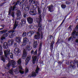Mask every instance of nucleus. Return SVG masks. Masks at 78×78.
Returning a JSON list of instances; mask_svg holds the SVG:
<instances>
[{"label":"nucleus","instance_id":"obj_1","mask_svg":"<svg viewBox=\"0 0 78 78\" xmlns=\"http://www.w3.org/2000/svg\"><path fill=\"white\" fill-rule=\"evenodd\" d=\"M38 14L40 15V17L39 18H37L35 19V23H38V26L37 27H37H39L38 28V30L37 31V33L36 35L34 36V39H39L40 38V37L41 36V38L42 39L43 37V32H41V34L40 35V31L42 30V28L41 27L42 26V24L41 23V21H42V17L41 15V9L39 8H38Z\"/></svg>","mask_w":78,"mask_h":78},{"label":"nucleus","instance_id":"obj_2","mask_svg":"<svg viewBox=\"0 0 78 78\" xmlns=\"http://www.w3.org/2000/svg\"><path fill=\"white\" fill-rule=\"evenodd\" d=\"M4 54L6 58V59L8 61H9V58L8 57H9V54L10 58L12 59L13 58V54L12 53H10V50L9 49H8L4 51Z\"/></svg>","mask_w":78,"mask_h":78},{"label":"nucleus","instance_id":"obj_3","mask_svg":"<svg viewBox=\"0 0 78 78\" xmlns=\"http://www.w3.org/2000/svg\"><path fill=\"white\" fill-rule=\"evenodd\" d=\"M17 64H16V62L14 60H11L5 67V69H9V67L12 65V67H16L17 66L16 65Z\"/></svg>","mask_w":78,"mask_h":78},{"label":"nucleus","instance_id":"obj_4","mask_svg":"<svg viewBox=\"0 0 78 78\" xmlns=\"http://www.w3.org/2000/svg\"><path fill=\"white\" fill-rule=\"evenodd\" d=\"M72 35L73 38H74V39L76 38V40L75 41V42L78 43V40H77V39H78V32L75 31V30H74L73 31Z\"/></svg>","mask_w":78,"mask_h":78},{"label":"nucleus","instance_id":"obj_5","mask_svg":"<svg viewBox=\"0 0 78 78\" xmlns=\"http://www.w3.org/2000/svg\"><path fill=\"white\" fill-rule=\"evenodd\" d=\"M14 52L15 53L16 55L18 56V55H19L20 52V49L18 48H15L14 51Z\"/></svg>","mask_w":78,"mask_h":78},{"label":"nucleus","instance_id":"obj_6","mask_svg":"<svg viewBox=\"0 0 78 78\" xmlns=\"http://www.w3.org/2000/svg\"><path fill=\"white\" fill-rule=\"evenodd\" d=\"M28 39L27 38V37L24 38H23V43H22V45H21V47H24L26 44H27V42H28Z\"/></svg>","mask_w":78,"mask_h":78},{"label":"nucleus","instance_id":"obj_7","mask_svg":"<svg viewBox=\"0 0 78 78\" xmlns=\"http://www.w3.org/2000/svg\"><path fill=\"white\" fill-rule=\"evenodd\" d=\"M42 41H41L40 42V47L39 48V52L38 53V56H40V55H41V47H42Z\"/></svg>","mask_w":78,"mask_h":78},{"label":"nucleus","instance_id":"obj_8","mask_svg":"<svg viewBox=\"0 0 78 78\" xmlns=\"http://www.w3.org/2000/svg\"><path fill=\"white\" fill-rule=\"evenodd\" d=\"M16 15H17V18L18 19H20V16L21 14V12H20V11L19 10H17V12L16 13Z\"/></svg>","mask_w":78,"mask_h":78},{"label":"nucleus","instance_id":"obj_9","mask_svg":"<svg viewBox=\"0 0 78 78\" xmlns=\"http://www.w3.org/2000/svg\"><path fill=\"white\" fill-rule=\"evenodd\" d=\"M27 20L28 21V23L30 24H31L32 23H33V18L31 17H29L27 18Z\"/></svg>","mask_w":78,"mask_h":78},{"label":"nucleus","instance_id":"obj_10","mask_svg":"<svg viewBox=\"0 0 78 78\" xmlns=\"http://www.w3.org/2000/svg\"><path fill=\"white\" fill-rule=\"evenodd\" d=\"M19 72L20 73H21V74H23V73H24V70L22 69V66H20L19 67Z\"/></svg>","mask_w":78,"mask_h":78},{"label":"nucleus","instance_id":"obj_11","mask_svg":"<svg viewBox=\"0 0 78 78\" xmlns=\"http://www.w3.org/2000/svg\"><path fill=\"white\" fill-rule=\"evenodd\" d=\"M30 59H31V56H28L26 60L25 65H27L28 64V62L30 61Z\"/></svg>","mask_w":78,"mask_h":78},{"label":"nucleus","instance_id":"obj_12","mask_svg":"<svg viewBox=\"0 0 78 78\" xmlns=\"http://www.w3.org/2000/svg\"><path fill=\"white\" fill-rule=\"evenodd\" d=\"M8 46H9V45L7 43L5 42L3 43V47L4 48H8Z\"/></svg>","mask_w":78,"mask_h":78},{"label":"nucleus","instance_id":"obj_13","mask_svg":"<svg viewBox=\"0 0 78 78\" xmlns=\"http://www.w3.org/2000/svg\"><path fill=\"white\" fill-rule=\"evenodd\" d=\"M27 51H26V50L24 49L23 50V57L25 58H27Z\"/></svg>","mask_w":78,"mask_h":78},{"label":"nucleus","instance_id":"obj_14","mask_svg":"<svg viewBox=\"0 0 78 78\" xmlns=\"http://www.w3.org/2000/svg\"><path fill=\"white\" fill-rule=\"evenodd\" d=\"M29 13L31 15H33V16H35L36 15V14H37L36 11L35 10H34L33 11H30Z\"/></svg>","mask_w":78,"mask_h":78},{"label":"nucleus","instance_id":"obj_15","mask_svg":"<svg viewBox=\"0 0 78 78\" xmlns=\"http://www.w3.org/2000/svg\"><path fill=\"white\" fill-rule=\"evenodd\" d=\"M9 35V34L8 33H6L5 34H4V36H2L1 38V40L3 41L4 39H5V37H7Z\"/></svg>","mask_w":78,"mask_h":78},{"label":"nucleus","instance_id":"obj_16","mask_svg":"<svg viewBox=\"0 0 78 78\" xmlns=\"http://www.w3.org/2000/svg\"><path fill=\"white\" fill-rule=\"evenodd\" d=\"M36 59H37V57L36 56H33L32 57V62L33 64H35L36 61Z\"/></svg>","mask_w":78,"mask_h":78},{"label":"nucleus","instance_id":"obj_17","mask_svg":"<svg viewBox=\"0 0 78 78\" xmlns=\"http://www.w3.org/2000/svg\"><path fill=\"white\" fill-rule=\"evenodd\" d=\"M8 43L9 44V45H12L14 44V40H9L8 41Z\"/></svg>","mask_w":78,"mask_h":78},{"label":"nucleus","instance_id":"obj_18","mask_svg":"<svg viewBox=\"0 0 78 78\" xmlns=\"http://www.w3.org/2000/svg\"><path fill=\"white\" fill-rule=\"evenodd\" d=\"M16 41L18 42V44H20V37H16V38L15 39Z\"/></svg>","mask_w":78,"mask_h":78},{"label":"nucleus","instance_id":"obj_19","mask_svg":"<svg viewBox=\"0 0 78 78\" xmlns=\"http://www.w3.org/2000/svg\"><path fill=\"white\" fill-rule=\"evenodd\" d=\"M53 6L51 5L50 6H49L48 7V9L49 10V11H50L51 12H52L53 11Z\"/></svg>","mask_w":78,"mask_h":78},{"label":"nucleus","instance_id":"obj_20","mask_svg":"<svg viewBox=\"0 0 78 78\" xmlns=\"http://www.w3.org/2000/svg\"><path fill=\"white\" fill-rule=\"evenodd\" d=\"M34 32L33 31H30L27 33V35L28 36H31L32 34H33Z\"/></svg>","mask_w":78,"mask_h":78},{"label":"nucleus","instance_id":"obj_21","mask_svg":"<svg viewBox=\"0 0 78 78\" xmlns=\"http://www.w3.org/2000/svg\"><path fill=\"white\" fill-rule=\"evenodd\" d=\"M21 25L23 26V25L26 23V20L25 19H23L21 20Z\"/></svg>","mask_w":78,"mask_h":78},{"label":"nucleus","instance_id":"obj_22","mask_svg":"<svg viewBox=\"0 0 78 78\" xmlns=\"http://www.w3.org/2000/svg\"><path fill=\"white\" fill-rule=\"evenodd\" d=\"M37 41H34V47L36 48L37 47Z\"/></svg>","mask_w":78,"mask_h":78},{"label":"nucleus","instance_id":"obj_23","mask_svg":"<svg viewBox=\"0 0 78 78\" xmlns=\"http://www.w3.org/2000/svg\"><path fill=\"white\" fill-rule=\"evenodd\" d=\"M19 1H18L16 3L15 5H14L13 6V8L12 9L13 11H14V9H15V8H16V5H17L19 4Z\"/></svg>","mask_w":78,"mask_h":78},{"label":"nucleus","instance_id":"obj_24","mask_svg":"<svg viewBox=\"0 0 78 78\" xmlns=\"http://www.w3.org/2000/svg\"><path fill=\"white\" fill-rule=\"evenodd\" d=\"M31 46L30 45H28L27 48H26V50H31Z\"/></svg>","mask_w":78,"mask_h":78},{"label":"nucleus","instance_id":"obj_25","mask_svg":"<svg viewBox=\"0 0 78 78\" xmlns=\"http://www.w3.org/2000/svg\"><path fill=\"white\" fill-rule=\"evenodd\" d=\"M16 62L18 63V65H21V63H22V60L21 59H20Z\"/></svg>","mask_w":78,"mask_h":78},{"label":"nucleus","instance_id":"obj_26","mask_svg":"<svg viewBox=\"0 0 78 78\" xmlns=\"http://www.w3.org/2000/svg\"><path fill=\"white\" fill-rule=\"evenodd\" d=\"M17 26V23L16 21H15V24L13 27V30H15Z\"/></svg>","mask_w":78,"mask_h":78},{"label":"nucleus","instance_id":"obj_27","mask_svg":"<svg viewBox=\"0 0 78 78\" xmlns=\"http://www.w3.org/2000/svg\"><path fill=\"white\" fill-rule=\"evenodd\" d=\"M1 58V60L3 62L5 61V58L4 55H2Z\"/></svg>","mask_w":78,"mask_h":78},{"label":"nucleus","instance_id":"obj_28","mask_svg":"<svg viewBox=\"0 0 78 78\" xmlns=\"http://www.w3.org/2000/svg\"><path fill=\"white\" fill-rule=\"evenodd\" d=\"M36 76V73L34 72H33L32 74H31V76L32 77H35V76Z\"/></svg>","mask_w":78,"mask_h":78},{"label":"nucleus","instance_id":"obj_29","mask_svg":"<svg viewBox=\"0 0 78 78\" xmlns=\"http://www.w3.org/2000/svg\"><path fill=\"white\" fill-rule=\"evenodd\" d=\"M55 44V40H54V41L53 40L51 44V48L53 47V44Z\"/></svg>","mask_w":78,"mask_h":78},{"label":"nucleus","instance_id":"obj_30","mask_svg":"<svg viewBox=\"0 0 78 78\" xmlns=\"http://www.w3.org/2000/svg\"><path fill=\"white\" fill-rule=\"evenodd\" d=\"M14 37V34H13V33H12L10 34L9 36V38H12V37Z\"/></svg>","mask_w":78,"mask_h":78},{"label":"nucleus","instance_id":"obj_31","mask_svg":"<svg viewBox=\"0 0 78 78\" xmlns=\"http://www.w3.org/2000/svg\"><path fill=\"white\" fill-rule=\"evenodd\" d=\"M14 72L15 73H19V70L17 68H16L14 69Z\"/></svg>","mask_w":78,"mask_h":78},{"label":"nucleus","instance_id":"obj_32","mask_svg":"<svg viewBox=\"0 0 78 78\" xmlns=\"http://www.w3.org/2000/svg\"><path fill=\"white\" fill-rule=\"evenodd\" d=\"M6 32H7V30H4L0 32V34H3V33H6Z\"/></svg>","mask_w":78,"mask_h":78},{"label":"nucleus","instance_id":"obj_33","mask_svg":"<svg viewBox=\"0 0 78 78\" xmlns=\"http://www.w3.org/2000/svg\"><path fill=\"white\" fill-rule=\"evenodd\" d=\"M61 6V8L63 9H64V8H66V5L64 4H62Z\"/></svg>","mask_w":78,"mask_h":78},{"label":"nucleus","instance_id":"obj_34","mask_svg":"<svg viewBox=\"0 0 78 78\" xmlns=\"http://www.w3.org/2000/svg\"><path fill=\"white\" fill-rule=\"evenodd\" d=\"M12 10V7H10V8L9 9V15H10L11 14V12Z\"/></svg>","mask_w":78,"mask_h":78},{"label":"nucleus","instance_id":"obj_35","mask_svg":"<svg viewBox=\"0 0 78 78\" xmlns=\"http://www.w3.org/2000/svg\"><path fill=\"white\" fill-rule=\"evenodd\" d=\"M9 72L10 74L13 75V69H11L10 70Z\"/></svg>","mask_w":78,"mask_h":78},{"label":"nucleus","instance_id":"obj_36","mask_svg":"<svg viewBox=\"0 0 78 78\" xmlns=\"http://www.w3.org/2000/svg\"><path fill=\"white\" fill-rule=\"evenodd\" d=\"M26 34H27L26 32H24L23 33L22 36L23 37H25V36H26Z\"/></svg>","mask_w":78,"mask_h":78},{"label":"nucleus","instance_id":"obj_37","mask_svg":"<svg viewBox=\"0 0 78 78\" xmlns=\"http://www.w3.org/2000/svg\"><path fill=\"white\" fill-rule=\"evenodd\" d=\"M34 4L35 5V6H36V5H37V4H38V2L36 1H34Z\"/></svg>","mask_w":78,"mask_h":78},{"label":"nucleus","instance_id":"obj_38","mask_svg":"<svg viewBox=\"0 0 78 78\" xmlns=\"http://www.w3.org/2000/svg\"><path fill=\"white\" fill-rule=\"evenodd\" d=\"M39 68H37L36 69L35 72H36V73H38V72L39 71Z\"/></svg>","mask_w":78,"mask_h":78},{"label":"nucleus","instance_id":"obj_39","mask_svg":"<svg viewBox=\"0 0 78 78\" xmlns=\"http://www.w3.org/2000/svg\"><path fill=\"white\" fill-rule=\"evenodd\" d=\"M28 27L29 28H30V29H31L32 28H33V26L31 25H29L28 26Z\"/></svg>","mask_w":78,"mask_h":78},{"label":"nucleus","instance_id":"obj_40","mask_svg":"<svg viewBox=\"0 0 78 78\" xmlns=\"http://www.w3.org/2000/svg\"><path fill=\"white\" fill-rule=\"evenodd\" d=\"M11 15L13 17H14V12H12L11 13Z\"/></svg>","mask_w":78,"mask_h":78},{"label":"nucleus","instance_id":"obj_41","mask_svg":"<svg viewBox=\"0 0 78 78\" xmlns=\"http://www.w3.org/2000/svg\"><path fill=\"white\" fill-rule=\"evenodd\" d=\"M8 33H14V31L13 30H10L8 32Z\"/></svg>","mask_w":78,"mask_h":78},{"label":"nucleus","instance_id":"obj_42","mask_svg":"<svg viewBox=\"0 0 78 78\" xmlns=\"http://www.w3.org/2000/svg\"><path fill=\"white\" fill-rule=\"evenodd\" d=\"M37 50H36L35 52L34 53V55H37Z\"/></svg>","mask_w":78,"mask_h":78},{"label":"nucleus","instance_id":"obj_43","mask_svg":"<svg viewBox=\"0 0 78 78\" xmlns=\"http://www.w3.org/2000/svg\"><path fill=\"white\" fill-rule=\"evenodd\" d=\"M33 2V0H29V3L31 4Z\"/></svg>","mask_w":78,"mask_h":78},{"label":"nucleus","instance_id":"obj_44","mask_svg":"<svg viewBox=\"0 0 78 78\" xmlns=\"http://www.w3.org/2000/svg\"><path fill=\"white\" fill-rule=\"evenodd\" d=\"M28 72V69L27 68H26V69L25 72L27 73Z\"/></svg>","mask_w":78,"mask_h":78},{"label":"nucleus","instance_id":"obj_45","mask_svg":"<svg viewBox=\"0 0 78 78\" xmlns=\"http://www.w3.org/2000/svg\"><path fill=\"white\" fill-rule=\"evenodd\" d=\"M49 37L50 38V39H51H51H53V38L52 36Z\"/></svg>","mask_w":78,"mask_h":78},{"label":"nucleus","instance_id":"obj_46","mask_svg":"<svg viewBox=\"0 0 78 78\" xmlns=\"http://www.w3.org/2000/svg\"><path fill=\"white\" fill-rule=\"evenodd\" d=\"M27 16V14H24L23 16L25 18V17H26V16Z\"/></svg>","mask_w":78,"mask_h":78},{"label":"nucleus","instance_id":"obj_47","mask_svg":"<svg viewBox=\"0 0 78 78\" xmlns=\"http://www.w3.org/2000/svg\"><path fill=\"white\" fill-rule=\"evenodd\" d=\"M66 4H67V5H68V4H69V3H70V2H69L68 1H67L66 2Z\"/></svg>","mask_w":78,"mask_h":78},{"label":"nucleus","instance_id":"obj_48","mask_svg":"<svg viewBox=\"0 0 78 78\" xmlns=\"http://www.w3.org/2000/svg\"><path fill=\"white\" fill-rule=\"evenodd\" d=\"M0 50H2V45H0Z\"/></svg>","mask_w":78,"mask_h":78},{"label":"nucleus","instance_id":"obj_49","mask_svg":"<svg viewBox=\"0 0 78 78\" xmlns=\"http://www.w3.org/2000/svg\"><path fill=\"white\" fill-rule=\"evenodd\" d=\"M31 53H32V54L34 53V51H33V50H32V51H31Z\"/></svg>","mask_w":78,"mask_h":78},{"label":"nucleus","instance_id":"obj_50","mask_svg":"<svg viewBox=\"0 0 78 78\" xmlns=\"http://www.w3.org/2000/svg\"><path fill=\"white\" fill-rule=\"evenodd\" d=\"M71 38H72L71 37H70V38H69V39H68V41H70V40H71Z\"/></svg>","mask_w":78,"mask_h":78},{"label":"nucleus","instance_id":"obj_51","mask_svg":"<svg viewBox=\"0 0 78 78\" xmlns=\"http://www.w3.org/2000/svg\"><path fill=\"white\" fill-rule=\"evenodd\" d=\"M64 22V20H63V21L62 22L61 25H62L63 24V23Z\"/></svg>","mask_w":78,"mask_h":78},{"label":"nucleus","instance_id":"obj_52","mask_svg":"<svg viewBox=\"0 0 78 78\" xmlns=\"http://www.w3.org/2000/svg\"><path fill=\"white\" fill-rule=\"evenodd\" d=\"M32 7H33V8H34V5H32Z\"/></svg>","mask_w":78,"mask_h":78},{"label":"nucleus","instance_id":"obj_53","mask_svg":"<svg viewBox=\"0 0 78 78\" xmlns=\"http://www.w3.org/2000/svg\"><path fill=\"white\" fill-rule=\"evenodd\" d=\"M76 19H77L78 20V16H77V17H76Z\"/></svg>","mask_w":78,"mask_h":78},{"label":"nucleus","instance_id":"obj_54","mask_svg":"<svg viewBox=\"0 0 78 78\" xmlns=\"http://www.w3.org/2000/svg\"><path fill=\"white\" fill-rule=\"evenodd\" d=\"M71 66L72 67H73V66H72V65H71Z\"/></svg>","mask_w":78,"mask_h":78},{"label":"nucleus","instance_id":"obj_55","mask_svg":"<svg viewBox=\"0 0 78 78\" xmlns=\"http://www.w3.org/2000/svg\"><path fill=\"white\" fill-rule=\"evenodd\" d=\"M74 66H75V63H73Z\"/></svg>","mask_w":78,"mask_h":78},{"label":"nucleus","instance_id":"obj_56","mask_svg":"<svg viewBox=\"0 0 78 78\" xmlns=\"http://www.w3.org/2000/svg\"><path fill=\"white\" fill-rule=\"evenodd\" d=\"M25 0H22L23 2H24V1H25Z\"/></svg>","mask_w":78,"mask_h":78},{"label":"nucleus","instance_id":"obj_57","mask_svg":"<svg viewBox=\"0 0 78 78\" xmlns=\"http://www.w3.org/2000/svg\"><path fill=\"white\" fill-rule=\"evenodd\" d=\"M77 67H78V65H77Z\"/></svg>","mask_w":78,"mask_h":78},{"label":"nucleus","instance_id":"obj_58","mask_svg":"<svg viewBox=\"0 0 78 78\" xmlns=\"http://www.w3.org/2000/svg\"><path fill=\"white\" fill-rule=\"evenodd\" d=\"M15 45H16V44L15 43Z\"/></svg>","mask_w":78,"mask_h":78},{"label":"nucleus","instance_id":"obj_59","mask_svg":"<svg viewBox=\"0 0 78 78\" xmlns=\"http://www.w3.org/2000/svg\"><path fill=\"white\" fill-rule=\"evenodd\" d=\"M0 30H2V29H0Z\"/></svg>","mask_w":78,"mask_h":78}]
</instances>
